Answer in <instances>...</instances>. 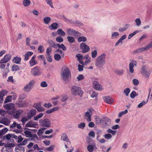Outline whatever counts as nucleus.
I'll use <instances>...</instances> for the list:
<instances>
[{"instance_id":"11","label":"nucleus","mask_w":152,"mask_h":152,"mask_svg":"<svg viewBox=\"0 0 152 152\" xmlns=\"http://www.w3.org/2000/svg\"><path fill=\"white\" fill-rule=\"evenodd\" d=\"M111 120L107 117H104L102 118V124L104 127L109 126L110 124Z\"/></svg>"},{"instance_id":"48","label":"nucleus","mask_w":152,"mask_h":152,"mask_svg":"<svg viewBox=\"0 0 152 152\" xmlns=\"http://www.w3.org/2000/svg\"><path fill=\"white\" fill-rule=\"evenodd\" d=\"M139 31L138 30H136L134 31L133 33L130 34L128 36V39H130L132 37L136 34L137 33L139 32Z\"/></svg>"},{"instance_id":"24","label":"nucleus","mask_w":152,"mask_h":152,"mask_svg":"<svg viewBox=\"0 0 152 152\" xmlns=\"http://www.w3.org/2000/svg\"><path fill=\"white\" fill-rule=\"evenodd\" d=\"M12 61L13 63L17 64H20L21 61V58L20 57L16 56L12 59Z\"/></svg>"},{"instance_id":"16","label":"nucleus","mask_w":152,"mask_h":152,"mask_svg":"<svg viewBox=\"0 0 152 152\" xmlns=\"http://www.w3.org/2000/svg\"><path fill=\"white\" fill-rule=\"evenodd\" d=\"M93 109L90 108L88 109V111L86 112L85 114V118L86 119L87 121L89 122H90L91 121V115L90 113H91Z\"/></svg>"},{"instance_id":"27","label":"nucleus","mask_w":152,"mask_h":152,"mask_svg":"<svg viewBox=\"0 0 152 152\" xmlns=\"http://www.w3.org/2000/svg\"><path fill=\"white\" fill-rule=\"evenodd\" d=\"M33 54V53L31 51H28L25 55L24 60L27 61L29 59V57Z\"/></svg>"},{"instance_id":"31","label":"nucleus","mask_w":152,"mask_h":152,"mask_svg":"<svg viewBox=\"0 0 152 152\" xmlns=\"http://www.w3.org/2000/svg\"><path fill=\"white\" fill-rule=\"evenodd\" d=\"M94 118L95 119L96 123L97 125H99L102 123V118L101 119L99 116L97 115H95L94 116Z\"/></svg>"},{"instance_id":"23","label":"nucleus","mask_w":152,"mask_h":152,"mask_svg":"<svg viewBox=\"0 0 152 152\" xmlns=\"http://www.w3.org/2000/svg\"><path fill=\"white\" fill-rule=\"evenodd\" d=\"M23 112V111L22 110L20 109L16 111L15 114L14 115V117L16 119L19 118Z\"/></svg>"},{"instance_id":"63","label":"nucleus","mask_w":152,"mask_h":152,"mask_svg":"<svg viewBox=\"0 0 152 152\" xmlns=\"http://www.w3.org/2000/svg\"><path fill=\"white\" fill-rule=\"evenodd\" d=\"M52 50V49L51 47L47 48L46 50V55L50 54Z\"/></svg>"},{"instance_id":"40","label":"nucleus","mask_w":152,"mask_h":152,"mask_svg":"<svg viewBox=\"0 0 152 152\" xmlns=\"http://www.w3.org/2000/svg\"><path fill=\"white\" fill-rule=\"evenodd\" d=\"M119 33L117 32H115L113 33L111 38L112 39L116 38L119 36Z\"/></svg>"},{"instance_id":"4","label":"nucleus","mask_w":152,"mask_h":152,"mask_svg":"<svg viewBox=\"0 0 152 152\" xmlns=\"http://www.w3.org/2000/svg\"><path fill=\"white\" fill-rule=\"evenodd\" d=\"M39 122L41 126L46 128L50 127L51 126V121L48 118L40 119Z\"/></svg>"},{"instance_id":"47","label":"nucleus","mask_w":152,"mask_h":152,"mask_svg":"<svg viewBox=\"0 0 152 152\" xmlns=\"http://www.w3.org/2000/svg\"><path fill=\"white\" fill-rule=\"evenodd\" d=\"M137 96L138 94L136 93L134 91H132L130 94V96L132 99L134 98L136 96Z\"/></svg>"},{"instance_id":"19","label":"nucleus","mask_w":152,"mask_h":152,"mask_svg":"<svg viewBox=\"0 0 152 152\" xmlns=\"http://www.w3.org/2000/svg\"><path fill=\"white\" fill-rule=\"evenodd\" d=\"M15 149L16 152H24L25 151L24 147L20 144L17 145Z\"/></svg>"},{"instance_id":"9","label":"nucleus","mask_w":152,"mask_h":152,"mask_svg":"<svg viewBox=\"0 0 152 152\" xmlns=\"http://www.w3.org/2000/svg\"><path fill=\"white\" fill-rule=\"evenodd\" d=\"M137 63L136 61L132 60L129 64V71L131 73H133L134 72V66H136L137 65Z\"/></svg>"},{"instance_id":"51","label":"nucleus","mask_w":152,"mask_h":152,"mask_svg":"<svg viewBox=\"0 0 152 152\" xmlns=\"http://www.w3.org/2000/svg\"><path fill=\"white\" fill-rule=\"evenodd\" d=\"M11 137H12V134H6V135H4L3 136V139L9 140Z\"/></svg>"},{"instance_id":"3","label":"nucleus","mask_w":152,"mask_h":152,"mask_svg":"<svg viewBox=\"0 0 152 152\" xmlns=\"http://www.w3.org/2000/svg\"><path fill=\"white\" fill-rule=\"evenodd\" d=\"M61 76L63 80L66 82L68 81V79L71 75L70 71L69 68H66L63 69L61 72Z\"/></svg>"},{"instance_id":"55","label":"nucleus","mask_w":152,"mask_h":152,"mask_svg":"<svg viewBox=\"0 0 152 152\" xmlns=\"http://www.w3.org/2000/svg\"><path fill=\"white\" fill-rule=\"evenodd\" d=\"M54 58L56 60L58 61L61 59V56L59 54H56L54 55Z\"/></svg>"},{"instance_id":"18","label":"nucleus","mask_w":152,"mask_h":152,"mask_svg":"<svg viewBox=\"0 0 152 152\" xmlns=\"http://www.w3.org/2000/svg\"><path fill=\"white\" fill-rule=\"evenodd\" d=\"M37 113L36 110L34 109H31L28 113V115L29 119H31L33 116H34Z\"/></svg>"},{"instance_id":"17","label":"nucleus","mask_w":152,"mask_h":152,"mask_svg":"<svg viewBox=\"0 0 152 152\" xmlns=\"http://www.w3.org/2000/svg\"><path fill=\"white\" fill-rule=\"evenodd\" d=\"M103 99L105 102L108 104H112L114 102V100L113 99L109 96H106L104 97Z\"/></svg>"},{"instance_id":"20","label":"nucleus","mask_w":152,"mask_h":152,"mask_svg":"<svg viewBox=\"0 0 152 152\" xmlns=\"http://www.w3.org/2000/svg\"><path fill=\"white\" fill-rule=\"evenodd\" d=\"M93 85L94 88L97 90L101 91L102 90V86L96 81L93 82Z\"/></svg>"},{"instance_id":"8","label":"nucleus","mask_w":152,"mask_h":152,"mask_svg":"<svg viewBox=\"0 0 152 152\" xmlns=\"http://www.w3.org/2000/svg\"><path fill=\"white\" fill-rule=\"evenodd\" d=\"M87 142L89 144L87 147V150L89 152H92L94 149L97 150V147H96L95 143L93 142L92 143H90L88 141H87Z\"/></svg>"},{"instance_id":"34","label":"nucleus","mask_w":152,"mask_h":152,"mask_svg":"<svg viewBox=\"0 0 152 152\" xmlns=\"http://www.w3.org/2000/svg\"><path fill=\"white\" fill-rule=\"evenodd\" d=\"M58 27V24L56 23H53L50 27H49L51 30H55Z\"/></svg>"},{"instance_id":"56","label":"nucleus","mask_w":152,"mask_h":152,"mask_svg":"<svg viewBox=\"0 0 152 152\" xmlns=\"http://www.w3.org/2000/svg\"><path fill=\"white\" fill-rule=\"evenodd\" d=\"M135 22L136 25L138 26H140L141 23V21L139 18H136L135 20Z\"/></svg>"},{"instance_id":"41","label":"nucleus","mask_w":152,"mask_h":152,"mask_svg":"<svg viewBox=\"0 0 152 152\" xmlns=\"http://www.w3.org/2000/svg\"><path fill=\"white\" fill-rule=\"evenodd\" d=\"M67 39L68 41L70 43H72L75 42V38L72 36H68L67 37Z\"/></svg>"},{"instance_id":"22","label":"nucleus","mask_w":152,"mask_h":152,"mask_svg":"<svg viewBox=\"0 0 152 152\" xmlns=\"http://www.w3.org/2000/svg\"><path fill=\"white\" fill-rule=\"evenodd\" d=\"M24 133L26 137L31 138L33 137H37V135L35 134H32L31 132L28 131H25Z\"/></svg>"},{"instance_id":"12","label":"nucleus","mask_w":152,"mask_h":152,"mask_svg":"<svg viewBox=\"0 0 152 152\" xmlns=\"http://www.w3.org/2000/svg\"><path fill=\"white\" fill-rule=\"evenodd\" d=\"M80 46V48L82 49V52L83 53L88 52L90 50L89 47L85 43L82 42L81 43Z\"/></svg>"},{"instance_id":"13","label":"nucleus","mask_w":152,"mask_h":152,"mask_svg":"<svg viewBox=\"0 0 152 152\" xmlns=\"http://www.w3.org/2000/svg\"><path fill=\"white\" fill-rule=\"evenodd\" d=\"M41 103L40 102L35 103L33 105V107L39 112L43 111L45 110L44 107L42 106Z\"/></svg>"},{"instance_id":"45","label":"nucleus","mask_w":152,"mask_h":152,"mask_svg":"<svg viewBox=\"0 0 152 152\" xmlns=\"http://www.w3.org/2000/svg\"><path fill=\"white\" fill-rule=\"evenodd\" d=\"M12 96H7L4 101V103L10 102L12 101Z\"/></svg>"},{"instance_id":"46","label":"nucleus","mask_w":152,"mask_h":152,"mask_svg":"<svg viewBox=\"0 0 152 152\" xmlns=\"http://www.w3.org/2000/svg\"><path fill=\"white\" fill-rule=\"evenodd\" d=\"M45 129V128H43L41 129H39L37 133L38 135L39 136H41L42 135V133L44 132V130Z\"/></svg>"},{"instance_id":"53","label":"nucleus","mask_w":152,"mask_h":152,"mask_svg":"<svg viewBox=\"0 0 152 152\" xmlns=\"http://www.w3.org/2000/svg\"><path fill=\"white\" fill-rule=\"evenodd\" d=\"M47 4L49 5L51 7L53 8L54 7L53 5V2L52 0H45Z\"/></svg>"},{"instance_id":"25","label":"nucleus","mask_w":152,"mask_h":152,"mask_svg":"<svg viewBox=\"0 0 152 152\" xmlns=\"http://www.w3.org/2000/svg\"><path fill=\"white\" fill-rule=\"evenodd\" d=\"M6 93L7 91L4 90H2L0 92V103L2 102L3 101V97Z\"/></svg>"},{"instance_id":"32","label":"nucleus","mask_w":152,"mask_h":152,"mask_svg":"<svg viewBox=\"0 0 152 152\" xmlns=\"http://www.w3.org/2000/svg\"><path fill=\"white\" fill-rule=\"evenodd\" d=\"M48 43L49 45L50 46V47H52L53 48H56V44L54 41H53L52 40H48Z\"/></svg>"},{"instance_id":"36","label":"nucleus","mask_w":152,"mask_h":152,"mask_svg":"<svg viewBox=\"0 0 152 152\" xmlns=\"http://www.w3.org/2000/svg\"><path fill=\"white\" fill-rule=\"evenodd\" d=\"M31 119H29V118L28 117V115L27 116H24L21 119V121L23 124H24L27 121L29 120H30Z\"/></svg>"},{"instance_id":"21","label":"nucleus","mask_w":152,"mask_h":152,"mask_svg":"<svg viewBox=\"0 0 152 152\" xmlns=\"http://www.w3.org/2000/svg\"><path fill=\"white\" fill-rule=\"evenodd\" d=\"M37 125V124L36 122L32 121H29L25 125L26 127H33L35 128Z\"/></svg>"},{"instance_id":"30","label":"nucleus","mask_w":152,"mask_h":152,"mask_svg":"<svg viewBox=\"0 0 152 152\" xmlns=\"http://www.w3.org/2000/svg\"><path fill=\"white\" fill-rule=\"evenodd\" d=\"M10 122L9 121V120L5 118H4L1 121H0V123H1L6 126L8 125Z\"/></svg>"},{"instance_id":"37","label":"nucleus","mask_w":152,"mask_h":152,"mask_svg":"<svg viewBox=\"0 0 152 152\" xmlns=\"http://www.w3.org/2000/svg\"><path fill=\"white\" fill-rule=\"evenodd\" d=\"M145 49L144 47L140 48L133 51L134 54L139 53L143 51H145Z\"/></svg>"},{"instance_id":"58","label":"nucleus","mask_w":152,"mask_h":152,"mask_svg":"<svg viewBox=\"0 0 152 152\" xmlns=\"http://www.w3.org/2000/svg\"><path fill=\"white\" fill-rule=\"evenodd\" d=\"M86 126L85 123H81L78 125V127L82 129H83Z\"/></svg>"},{"instance_id":"50","label":"nucleus","mask_w":152,"mask_h":152,"mask_svg":"<svg viewBox=\"0 0 152 152\" xmlns=\"http://www.w3.org/2000/svg\"><path fill=\"white\" fill-rule=\"evenodd\" d=\"M124 72L123 70H117L115 71V72L119 75H122Z\"/></svg>"},{"instance_id":"7","label":"nucleus","mask_w":152,"mask_h":152,"mask_svg":"<svg viewBox=\"0 0 152 152\" xmlns=\"http://www.w3.org/2000/svg\"><path fill=\"white\" fill-rule=\"evenodd\" d=\"M34 83V81L32 80L28 84L26 85L23 88V91L26 92H29L32 88Z\"/></svg>"},{"instance_id":"64","label":"nucleus","mask_w":152,"mask_h":152,"mask_svg":"<svg viewBox=\"0 0 152 152\" xmlns=\"http://www.w3.org/2000/svg\"><path fill=\"white\" fill-rule=\"evenodd\" d=\"M46 58L49 62H51L52 61V58L50 54L46 55Z\"/></svg>"},{"instance_id":"57","label":"nucleus","mask_w":152,"mask_h":152,"mask_svg":"<svg viewBox=\"0 0 152 152\" xmlns=\"http://www.w3.org/2000/svg\"><path fill=\"white\" fill-rule=\"evenodd\" d=\"M152 48V41L150 43L149 45H146L145 47H144L145 49V51L148 50L149 49Z\"/></svg>"},{"instance_id":"42","label":"nucleus","mask_w":152,"mask_h":152,"mask_svg":"<svg viewBox=\"0 0 152 152\" xmlns=\"http://www.w3.org/2000/svg\"><path fill=\"white\" fill-rule=\"evenodd\" d=\"M13 104L12 103L8 104H5L4 106V108L7 110L11 109L12 108V105Z\"/></svg>"},{"instance_id":"26","label":"nucleus","mask_w":152,"mask_h":152,"mask_svg":"<svg viewBox=\"0 0 152 152\" xmlns=\"http://www.w3.org/2000/svg\"><path fill=\"white\" fill-rule=\"evenodd\" d=\"M61 139L64 141H66L67 142H69V140L68 137L67 136L66 134L65 133H63L62 134L61 137Z\"/></svg>"},{"instance_id":"59","label":"nucleus","mask_w":152,"mask_h":152,"mask_svg":"<svg viewBox=\"0 0 152 152\" xmlns=\"http://www.w3.org/2000/svg\"><path fill=\"white\" fill-rule=\"evenodd\" d=\"M38 50L39 51L40 53H42L44 51V48L43 46H39L38 48Z\"/></svg>"},{"instance_id":"28","label":"nucleus","mask_w":152,"mask_h":152,"mask_svg":"<svg viewBox=\"0 0 152 152\" xmlns=\"http://www.w3.org/2000/svg\"><path fill=\"white\" fill-rule=\"evenodd\" d=\"M36 57V56H34L30 61L29 63L30 66H33L36 64L37 61L35 60Z\"/></svg>"},{"instance_id":"15","label":"nucleus","mask_w":152,"mask_h":152,"mask_svg":"<svg viewBox=\"0 0 152 152\" xmlns=\"http://www.w3.org/2000/svg\"><path fill=\"white\" fill-rule=\"evenodd\" d=\"M12 56L10 54L5 55L4 57L1 60L0 63H6L11 59Z\"/></svg>"},{"instance_id":"60","label":"nucleus","mask_w":152,"mask_h":152,"mask_svg":"<svg viewBox=\"0 0 152 152\" xmlns=\"http://www.w3.org/2000/svg\"><path fill=\"white\" fill-rule=\"evenodd\" d=\"M91 54L92 58H95L96 56L97 55V51L96 50H94L91 52Z\"/></svg>"},{"instance_id":"49","label":"nucleus","mask_w":152,"mask_h":152,"mask_svg":"<svg viewBox=\"0 0 152 152\" xmlns=\"http://www.w3.org/2000/svg\"><path fill=\"white\" fill-rule=\"evenodd\" d=\"M31 1L29 0H23V4L24 6H28L30 4Z\"/></svg>"},{"instance_id":"5","label":"nucleus","mask_w":152,"mask_h":152,"mask_svg":"<svg viewBox=\"0 0 152 152\" xmlns=\"http://www.w3.org/2000/svg\"><path fill=\"white\" fill-rule=\"evenodd\" d=\"M32 146H33V149L29 150L27 152H32L36 150H43L42 148H39L38 144H35L34 145V143L32 142H30L27 145V147L29 149L31 148Z\"/></svg>"},{"instance_id":"39","label":"nucleus","mask_w":152,"mask_h":152,"mask_svg":"<svg viewBox=\"0 0 152 152\" xmlns=\"http://www.w3.org/2000/svg\"><path fill=\"white\" fill-rule=\"evenodd\" d=\"M19 107H25L26 105V103L24 102H19L16 104Z\"/></svg>"},{"instance_id":"14","label":"nucleus","mask_w":152,"mask_h":152,"mask_svg":"<svg viewBox=\"0 0 152 152\" xmlns=\"http://www.w3.org/2000/svg\"><path fill=\"white\" fill-rule=\"evenodd\" d=\"M31 73L35 76H38L41 74L40 68L37 66H35L31 70Z\"/></svg>"},{"instance_id":"54","label":"nucleus","mask_w":152,"mask_h":152,"mask_svg":"<svg viewBox=\"0 0 152 152\" xmlns=\"http://www.w3.org/2000/svg\"><path fill=\"white\" fill-rule=\"evenodd\" d=\"M128 112L127 109L125 110L124 111H122L118 115L119 117H121L123 115L127 113Z\"/></svg>"},{"instance_id":"38","label":"nucleus","mask_w":152,"mask_h":152,"mask_svg":"<svg viewBox=\"0 0 152 152\" xmlns=\"http://www.w3.org/2000/svg\"><path fill=\"white\" fill-rule=\"evenodd\" d=\"M78 37V38L77 39V41L79 42H85L87 40L86 38L84 36L80 37L79 36Z\"/></svg>"},{"instance_id":"44","label":"nucleus","mask_w":152,"mask_h":152,"mask_svg":"<svg viewBox=\"0 0 152 152\" xmlns=\"http://www.w3.org/2000/svg\"><path fill=\"white\" fill-rule=\"evenodd\" d=\"M20 69L19 66L16 65L14 64L12 65V71H17Z\"/></svg>"},{"instance_id":"10","label":"nucleus","mask_w":152,"mask_h":152,"mask_svg":"<svg viewBox=\"0 0 152 152\" xmlns=\"http://www.w3.org/2000/svg\"><path fill=\"white\" fill-rule=\"evenodd\" d=\"M145 69L146 66H142L141 68V72L144 77L148 78L151 72L150 71H147Z\"/></svg>"},{"instance_id":"2","label":"nucleus","mask_w":152,"mask_h":152,"mask_svg":"<svg viewBox=\"0 0 152 152\" xmlns=\"http://www.w3.org/2000/svg\"><path fill=\"white\" fill-rule=\"evenodd\" d=\"M71 92L74 96L79 95L80 97L83 96V92L80 88L76 86H73L71 87Z\"/></svg>"},{"instance_id":"43","label":"nucleus","mask_w":152,"mask_h":152,"mask_svg":"<svg viewBox=\"0 0 152 152\" xmlns=\"http://www.w3.org/2000/svg\"><path fill=\"white\" fill-rule=\"evenodd\" d=\"M51 18L49 17H46L44 18V23L46 24H48L51 20Z\"/></svg>"},{"instance_id":"35","label":"nucleus","mask_w":152,"mask_h":152,"mask_svg":"<svg viewBox=\"0 0 152 152\" xmlns=\"http://www.w3.org/2000/svg\"><path fill=\"white\" fill-rule=\"evenodd\" d=\"M57 32L58 34L63 37L65 36L66 34L65 33L61 28L58 29Z\"/></svg>"},{"instance_id":"6","label":"nucleus","mask_w":152,"mask_h":152,"mask_svg":"<svg viewBox=\"0 0 152 152\" xmlns=\"http://www.w3.org/2000/svg\"><path fill=\"white\" fill-rule=\"evenodd\" d=\"M67 34L69 35H73L76 37H79L81 34L77 31L71 28H68L66 30Z\"/></svg>"},{"instance_id":"29","label":"nucleus","mask_w":152,"mask_h":152,"mask_svg":"<svg viewBox=\"0 0 152 152\" xmlns=\"http://www.w3.org/2000/svg\"><path fill=\"white\" fill-rule=\"evenodd\" d=\"M6 145L3 147L1 149V151L2 152H12V150L11 148H8Z\"/></svg>"},{"instance_id":"33","label":"nucleus","mask_w":152,"mask_h":152,"mask_svg":"<svg viewBox=\"0 0 152 152\" xmlns=\"http://www.w3.org/2000/svg\"><path fill=\"white\" fill-rule=\"evenodd\" d=\"M149 96L148 97V99L146 101H143L141 103H140L137 106V107L138 108H141L145 104L147 103L148 101V98Z\"/></svg>"},{"instance_id":"1","label":"nucleus","mask_w":152,"mask_h":152,"mask_svg":"<svg viewBox=\"0 0 152 152\" xmlns=\"http://www.w3.org/2000/svg\"><path fill=\"white\" fill-rule=\"evenodd\" d=\"M106 55L104 53H102L96 58L95 65L98 68H100L103 66L105 63V59Z\"/></svg>"},{"instance_id":"61","label":"nucleus","mask_w":152,"mask_h":152,"mask_svg":"<svg viewBox=\"0 0 152 152\" xmlns=\"http://www.w3.org/2000/svg\"><path fill=\"white\" fill-rule=\"evenodd\" d=\"M56 41L59 43H60L63 41V39L60 36L57 37L56 38Z\"/></svg>"},{"instance_id":"62","label":"nucleus","mask_w":152,"mask_h":152,"mask_svg":"<svg viewBox=\"0 0 152 152\" xmlns=\"http://www.w3.org/2000/svg\"><path fill=\"white\" fill-rule=\"evenodd\" d=\"M112 137V135L110 134H106L104 136V137L107 140L111 138Z\"/></svg>"},{"instance_id":"52","label":"nucleus","mask_w":152,"mask_h":152,"mask_svg":"<svg viewBox=\"0 0 152 152\" xmlns=\"http://www.w3.org/2000/svg\"><path fill=\"white\" fill-rule=\"evenodd\" d=\"M130 91V89L129 88H125L124 91V93L126 96H128L129 94Z\"/></svg>"}]
</instances>
